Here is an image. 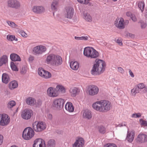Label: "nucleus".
<instances>
[{"mask_svg": "<svg viewBox=\"0 0 147 147\" xmlns=\"http://www.w3.org/2000/svg\"><path fill=\"white\" fill-rule=\"evenodd\" d=\"M99 131L100 133L104 134L106 131V129L103 126H100L99 128Z\"/></svg>", "mask_w": 147, "mask_h": 147, "instance_id": "nucleus-44", "label": "nucleus"}, {"mask_svg": "<svg viewBox=\"0 0 147 147\" xmlns=\"http://www.w3.org/2000/svg\"><path fill=\"white\" fill-rule=\"evenodd\" d=\"M7 23L9 26L13 28H16L18 26L14 22H12L7 21Z\"/></svg>", "mask_w": 147, "mask_h": 147, "instance_id": "nucleus-41", "label": "nucleus"}, {"mask_svg": "<svg viewBox=\"0 0 147 147\" xmlns=\"http://www.w3.org/2000/svg\"><path fill=\"white\" fill-rule=\"evenodd\" d=\"M45 144V141L40 138L36 139L34 142L33 145V147H37L38 146Z\"/></svg>", "mask_w": 147, "mask_h": 147, "instance_id": "nucleus-23", "label": "nucleus"}, {"mask_svg": "<svg viewBox=\"0 0 147 147\" xmlns=\"http://www.w3.org/2000/svg\"><path fill=\"white\" fill-rule=\"evenodd\" d=\"M137 141L140 143H142L147 141V136L143 134H139L137 137Z\"/></svg>", "mask_w": 147, "mask_h": 147, "instance_id": "nucleus-22", "label": "nucleus"}, {"mask_svg": "<svg viewBox=\"0 0 147 147\" xmlns=\"http://www.w3.org/2000/svg\"><path fill=\"white\" fill-rule=\"evenodd\" d=\"M19 33L23 37H26L27 36V34L23 30H19Z\"/></svg>", "mask_w": 147, "mask_h": 147, "instance_id": "nucleus-45", "label": "nucleus"}, {"mask_svg": "<svg viewBox=\"0 0 147 147\" xmlns=\"http://www.w3.org/2000/svg\"><path fill=\"white\" fill-rule=\"evenodd\" d=\"M129 74L131 76L132 78H134V76L133 73L132 72L131 69H129Z\"/></svg>", "mask_w": 147, "mask_h": 147, "instance_id": "nucleus-57", "label": "nucleus"}, {"mask_svg": "<svg viewBox=\"0 0 147 147\" xmlns=\"http://www.w3.org/2000/svg\"><path fill=\"white\" fill-rule=\"evenodd\" d=\"M3 136L0 134V145L2 144L3 142Z\"/></svg>", "mask_w": 147, "mask_h": 147, "instance_id": "nucleus-54", "label": "nucleus"}, {"mask_svg": "<svg viewBox=\"0 0 147 147\" xmlns=\"http://www.w3.org/2000/svg\"><path fill=\"white\" fill-rule=\"evenodd\" d=\"M104 147H117L116 144L113 143H108L104 145Z\"/></svg>", "mask_w": 147, "mask_h": 147, "instance_id": "nucleus-48", "label": "nucleus"}, {"mask_svg": "<svg viewBox=\"0 0 147 147\" xmlns=\"http://www.w3.org/2000/svg\"><path fill=\"white\" fill-rule=\"evenodd\" d=\"M74 14V10L72 7L67 6L65 8L64 15L65 18L71 19L73 16Z\"/></svg>", "mask_w": 147, "mask_h": 147, "instance_id": "nucleus-7", "label": "nucleus"}, {"mask_svg": "<svg viewBox=\"0 0 147 147\" xmlns=\"http://www.w3.org/2000/svg\"><path fill=\"white\" fill-rule=\"evenodd\" d=\"M10 121L9 118L6 114L0 115V125L4 126L7 125Z\"/></svg>", "mask_w": 147, "mask_h": 147, "instance_id": "nucleus-13", "label": "nucleus"}, {"mask_svg": "<svg viewBox=\"0 0 147 147\" xmlns=\"http://www.w3.org/2000/svg\"><path fill=\"white\" fill-rule=\"evenodd\" d=\"M55 141L53 139H50L47 142V146L48 147H53L55 146Z\"/></svg>", "mask_w": 147, "mask_h": 147, "instance_id": "nucleus-35", "label": "nucleus"}, {"mask_svg": "<svg viewBox=\"0 0 147 147\" xmlns=\"http://www.w3.org/2000/svg\"><path fill=\"white\" fill-rule=\"evenodd\" d=\"M116 42L120 46L122 45V40L121 38H118L116 41Z\"/></svg>", "mask_w": 147, "mask_h": 147, "instance_id": "nucleus-51", "label": "nucleus"}, {"mask_svg": "<svg viewBox=\"0 0 147 147\" xmlns=\"http://www.w3.org/2000/svg\"><path fill=\"white\" fill-rule=\"evenodd\" d=\"M118 71L121 73L122 74H123L124 72V69L121 67H118Z\"/></svg>", "mask_w": 147, "mask_h": 147, "instance_id": "nucleus-52", "label": "nucleus"}, {"mask_svg": "<svg viewBox=\"0 0 147 147\" xmlns=\"http://www.w3.org/2000/svg\"><path fill=\"white\" fill-rule=\"evenodd\" d=\"M7 38L8 40L11 41H13L14 40L16 41L18 40L17 38L15 39V37L13 35H8L7 36Z\"/></svg>", "mask_w": 147, "mask_h": 147, "instance_id": "nucleus-40", "label": "nucleus"}, {"mask_svg": "<svg viewBox=\"0 0 147 147\" xmlns=\"http://www.w3.org/2000/svg\"><path fill=\"white\" fill-rule=\"evenodd\" d=\"M38 74L41 77L45 78H49L51 76V73L45 70L42 68L38 69Z\"/></svg>", "mask_w": 147, "mask_h": 147, "instance_id": "nucleus-11", "label": "nucleus"}, {"mask_svg": "<svg viewBox=\"0 0 147 147\" xmlns=\"http://www.w3.org/2000/svg\"><path fill=\"white\" fill-rule=\"evenodd\" d=\"M65 109L70 112H72L74 111V107L72 103L70 102H67L65 106Z\"/></svg>", "mask_w": 147, "mask_h": 147, "instance_id": "nucleus-26", "label": "nucleus"}, {"mask_svg": "<svg viewBox=\"0 0 147 147\" xmlns=\"http://www.w3.org/2000/svg\"><path fill=\"white\" fill-rule=\"evenodd\" d=\"M137 86L140 91L142 90H143L141 92V93H144L147 92V88L144 84L140 83L138 84Z\"/></svg>", "mask_w": 147, "mask_h": 147, "instance_id": "nucleus-27", "label": "nucleus"}, {"mask_svg": "<svg viewBox=\"0 0 147 147\" xmlns=\"http://www.w3.org/2000/svg\"><path fill=\"white\" fill-rule=\"evenodd\" d=\"M105 67L106 63L104 61L96 59L91 70V74L94 76L99 75L105 71Z\"/></svg>", "mask_w": 147, "mask_h": 147, "instance_id": "nucleus-1", "label": "nucleus"}, {"mask_svg": "<svg viewBox=\"0 0 147 147\" xmlns=\"http://www.w3.org/2000/svg\"><path fill=\"white\" fill-rule=\"evenodd\" d=\"M70 67L72 69L77 70L79 68V64L77 61H71L70 63Z\"/></svg>", "mask_w": 147, "mask_h": 147, "instance_id": "nucleus-30", "label": "nucleus"}, {"mask_svg": "<svg viewBox=\"0 0 147 147\" xmlns=\"http://www.w3.org/2000/svg\"><path fill=\"white\" fill-rule=\"evenodd\" d=\"M126 123L124 122V123H121V124H119L117 126H119V127H121V126H126Z\"/></svg>", "mask_w": 147, "mask_h": 147, "instance_id": "nucleus-59", "label": "nucleus"}, {"mask_svg": "<svg viewBox=\"0 0 147 147\" xmlns=\"http://www.w3.org/2000/svg\"><path fill=\"white\" fill-rule=\"evenodd\" d=\"M102 100L98 101L93 103L92 107L93 109L97 111L102 112Z\"/></svg>", "mask_w": 147, "mask_h": 147, "instance_id": "nucleus-17", "label": "nucleus"}, {"mask_svg": "<svg viewBox=\"0 0 147 147\" xmlns=\"http://www.w3.org/2000/svg\"><path fill=\"white\" fill-rule=\"evenodd\" d=\"M45 61L47 64H49L53 66H58L62 62V58L60 56L53 54L47 56Z\"/></svg>", "mask_w": 147, "mask_h": 147, "instance_id": "nucleus-2", "label": "nucleus"}, {"mask_svg": "<svg viewBox=\"0 0 147 147\" xmlns=\"http://www.w3.org/2000/svg\"><path fill=\"white\" fill-rule=\"evenodd\" d=\"M11 69H12L13 70L16 71H18V69H17L16 65H15L12 62L11 63Z\"/></svg>", "mask_w": 147, "mask_h": 147, "instance_id": "nucleus-46", "label": "nucleus"}, {"mask_svg": "<svg viewBox=\"0 0 147 147\" xmlns=\"http://www.w3.org/2000/svg\"><path fill=\"white\" fill-rule=\"evenodd\" d=\"M140 121L141 125L144 126H147V122L146 121H144L142 119H140Z\"/></svg>", "mask_w": 147, "mask_h": 147, "instance_id": "nucleus-49", "label": "nucleus"}, {"mask_svg": "<svg viewBox=\"0 0 147 147\" xmlns=\"http://www.w3.org/2000/svg\"><path fill=\"white\" fill-rule=\"evenodd\" d=\"M16 105L15 102L13 100H11L9 101L8 103L7 106L8 108H11Z\"/></svg>", "mask_w": 147, "mask_h": 147, "instance_id": "nucleus-42", "label": "nucleus"}, {"mask_svg": "<svg viewBox=\"0 0 147 147\" xmlns=\"http://www.w3.org/2000/svg\"><path fill=\"white\" fill-rule=\"evenodd\" d=\"M88 39V37L87 36H81V40H87Z\"/></svg>", "mask_w": 147, "mask_h": 147, "instance_id": "nucleus-55", "label": "nucleus"}, {"mask_svg": "<svg viewBox=\"0 0 147 147\" xmlns=\"http://www.w3.org/2000/svg\"><path fill=\"white\" fill-rule=\"evenodd\" d=\"M47 50L46 47L42 45L37 46L32 49L33 53L36 56H39L42 54Z\"/></svg>", "mask_w": 147, "mask_h": 147, "instance_id": "nucleus-6", "label": "nucleus"}, {"mask_svg": "<svg viewBox=\"0 0 147 147\" xmlns=\"http://www.w3.org/2000/svg\"><path fill=\"white\" fill-rule=\"evenodd\" d=\"M87 91L89 95L93 96L97 94L98 93L99 89L96 86L91 85L88 86Z\"/></svg>", "mask_w": 147, "mask_h": 147, "instance_id": "nucleus-10", "label": "nucleus"}, {"mask_svg": "<svg viewBox=\"0 0 147 147\" xmlns=\"http://www.w3.org/2000/svg\"><path fill=\"white\" fill-rule=\"evenodd\" d=\"M10 80V79L9 75L6 73H3L2 76V82L5 84H7Z\"/></svg>", "mask_w": 147, "mask_h": 147, "instance_id": "nucleus-24", "label": "nucleus"}, {"mask_svg": "<svg viewBox=\"0 0 147 147\" xmlns=\"http://www.w3.org/2000/svg\"><path fill=\"white\" fill-rule=\"evenodd\" d=\"M26 103L30 105H34L36 103L35 100L32 97H29L26 99Z\"/></svg>", "mask_w": 147, "mask_h": 147, "instance_id": "nucleus-32", "label": "nucleus"}, {"mask_svg": "<svg viewBox=\"0 0 147 147\" xmlns=\"http://www.w3.org/2000/svg\"><path fill=\"white\" fill-rule=\"evenodd\" d=\"M135 136V134L134 131H128L126 139L129 142H131L134 140Z\"/></svg>", "mask_w": 147, "mask_h": 147, "instance_id": "nucleus-25", "label": "nucleus"}, {"mask_svg": "<svg viewBox=\"0 0 147 147\" xmlns=\"http://www.w3.org/2000/svg\"><path fill=\"white\" fill-rule=\"evenodd\" d=\"M11 59L13 61H20L21 59L19 56L15 53L11 54L10 55Z\"/></svg>", "mask_w": 147, "mask_h": 147, "instance_id": "nucleus-28", "label": "nucleus"}, {"mask_svg": "<svg viewBox=\"0 0 147 147\" xmlns=\"http://www.w3.org/2000/svg\"><path fill=\"white\" fill-rule=\"evenodd\" d=\"M127 36L130 37H134V35H133V34L130 33H127Z\"/></svg>", "mask_w": 147, "mask_h": 147, "instance_id": "nucleus-58", "label": "nucleus"}, {"mask_svg": "<svg viewBox=\"0 0 147 147\" xmlns=\"http://www.w3.org/2000/svg\"><path fill=\"white\" fill-rule=\"evenodd\" d=\"M42 104V101L40 100L39 99L37 100V102L36 101V103L34 105L37 106H40Z\"/></svg>", "mask_w": 147, "mask_h": 147, "instance_id": "nucleus-50", "label": "nucleus"}, {"mask_svg": "<svg viewBox=\"0 0 147 147\" xmlns=\"http://www.w3.org/2000/svg\"><path fill=\"white\" fill-rule=\"evenodd\" d=\"M58 6V2L57 0H54L51 4V9L53 10H56Z\"/></svg>", "mask_w": 147, "mask_h": 147, "instance_id": "nucleus-34", "label": "nucleus"}, {"mask_svg": "<svg viewBox=\"0 0 147 147\" xmlns=\"http://www.w3.org/2000/svg\"><path fill=\"white\" fill-rule=\"evenodd\" d=\"M32 110L29 109H26L22 112V117L25 119H28L30 118L32 114Z\"/></svg>", "mask_w": 147, "mask_h": 147, "instance_id": "nucleus-16", "label": "nucleus"}, {"mask_svg": "<svg viewBox=\"0 0 147 147\" xmlns=\"http://www.w3.org/2000/svg\"><path fill=\"white\" fill-rule=\"evenodd\" d=\"M64 103V100L63 99H55L53 101V106L56 109L59 110L62 107Z\"/></svg>", "mask_w": 147, "mask_h": 147, "instance_id": "nucleus-12", "label": "nucleus"}, {"mask_svg": "<svg viewBox=\"0 0 147 147\" xmlns=\"http://www.w3.org/2000/svg\"><path fill=\"white\" fill-rule=\"evenodd\" d=\"M84 54L86 57L91 59L96 58L98 57L99 55L97 51L91 47H87L84 48Z\"/></svg>", "mask_w": 147, "mask_h": 147, "instance_id": "nucleus-3", "label": "nucleus"}, {"mask_svg": "<svg viewBox=\"0 0 147 147\" xmlns=\"http://www.w3.org/2000/svg\"><path fill=\"white\" fill-rule=\"evenodd\" d=\"M8 7L18 9L21 7V3L18 0H8L7 1Z\"/></svg>", "mask_w": 147, "mask_h": 147, "instance_id": "nucleus-8", "label": "nucleus"}, {"mask_svg": "<svg viewBox=\"0 0 147 147\" xmlns=\"http://www.w3.org/2000/svg\"><path fill=\"white\" fill-rule=\"evenodd\" d=\"M140 92V91L137 86L131 90V91L132 95L134 96H136V94L139 93Z\"/></svg>", "mask_w": 147, "mask_h": 147, "instance_id": "nucleus-36", "label": "nucleus"}, {"mask_svg": "<svg viewBox=\"0 0 147 147\" xmlns=\"http://www.w3.org/2000/svg\"><path fill=\"white\" fill-rule=\"evenodd\" d=\"M84 140L82 138L76 140L73 145V147H82L84 144Z\"/></svg>", "mask_w": 147, "mask_h": 147, "instance_id": "nucleus-19", "label": "nucleus"}, {"mask_svg": "<svg viewBox=\"0 0 147 147\" xmlns=\"http://www.w3.org/2000/svg\"><path fill=\"white\" fill-rule=\"evenodd\" d=\"M29 59L30 61H32L34 60V57H30L29 58Z\"/></svg>", "mask_w": 147, "mask_h": 147, "instance_id": "nucleus-62", "label": "nucleus"}, {"mask_svg": "<svg viewBox=\"0 0 147 147\" xmlns=\"http://www.w3.org/2000/svg\"><path fill=\"white\" fill-rule=\"evenodd\" d=\"M18 84L17 82L14 80L11 82L9 85V88L11 90H13L17 87Z\"/></svg>", "mask_w": 147, "mask_h": 147, "instance_id": "nucleus-33", "label": "nucleus"}, {"mask_svg": "<svg viewBox=\"0 0 147 147\" xmlns=\"http://www.w3.org/2000/svg\"><path fill=\"white\" fill-rule=\"evenodd\" d=\"M102 112L106 113L109 111L112 107L111 103L106 100H102Z\"/></svg>", "mask_w": 147, "mask_h": 147, "instance_id": "nucleus-9", "label": "nucleus"}, {"mask_svg": "<svg viewBox=\"0 0 147 147\" xmlns=\"http://www.w3.org/2000/svg\"><path fill=\"white\" fill-rule=\"evenodd\" d=\"M131 18L132 20L134 22H136L137 20V19L136 16L134 15H132L131 16Z\"/></svg>", "mask_w": 147, "mask_h": 147, "instance_id": "nucleus-53", "label": "nucleus"}, {"mask_svg": "<svg viewBox=\"0 0 147 147\" xmlns=\"http://www.w3.org/2000/svg\"><path fill=\"white\" fill-rule=\"evenodd\" d=\"M124 20L123 18H117L114 22V24L118 28L123 29L124 28Z\"/></svg>", "mask_w": 147, "mask_h": 147, "instance_id": "nucleus-15", "label": "nucleus"}, {"mask_svg": "<svg viewBox=\"0 0 147 147\" xmlns=\"http://www.w3.org/2000/svg\"><path fill=\"white\" fill-rule=\"evenodd\" d=\"M141 116V114L140 113H133L131 115V117L132 118H139Z\"/></svg>", "mask_w": 147, "mask_h": 147, "instance_id": "nucleus-47", "label": "nucleus"}, {"mask_svg": "<svg viewBox=\"0 0 147 147\" xmlns=\"http://www.w3.org/2000/svg\"><path fill=\"white\" fill-rule=\"evenodd\" d=\"M84 19L87 22H90L92 21V18L90 15L87 13H84L83 14Z\"/></svg>", "mask_w": 147, "mask_h": 147, "instance_id": "nucleus-29", "label": "nucleus"}, {"mask_svg": "<svg viewBox=\"0 0 147 147\" xmlns=\"http://www.w3.org/2000/svg\"><path fill=\"white\" fill-rule=\"evenodd\" d=\"M69 92L71 96L75 97L80 92V90L76 87L71 88L69 90Z\"/></svg>", "mask_w": 147, "mask_h": 147, "instance_id": "nucleus-20", "label": "nucleus"}, {"mask_svg": "<svg viewBox=\"0 0 147 147\" xmlns=\"http://www.w3.org/2000/svg\"><path fill=\"white\" fill-rule=\"evenodd\" d=\"M47 118L49 120L51 121L53 118L52 115L51 114H49L47 116Z\"/></svg>", "mask_w": 147, "mask_h": 147, "instance_id": "nucleus-56", "label": "nucleus"}, {"mask_svg": "<svg viewBox=\"0 0 147 147\" xmlns=\"http://www.w3.org/2000/svg\"><path fill=\"white\" fill-rule=\"evenodd\" d=\"M32 11L37 14H40L45 11L44 8L42 6H34L32 9Z\"/></svg>", "mask_w": 147, "mask_h": 147, "instance_id": "nucleus-18", "label": "nucleus"}, {"mask_svg": "<svg viewBox=\"0 0 147 147\" xmlns=\"http://www.w3.org/2000/svg\"><path fill=\"white\" fill-rule=\"evenodd\" d=\"M37 147H46V144H44V145H42L41 146H38Z\"/></svg>", "mask_w": 147, "mask_h": 147, "instance_id": "nucleus-63", "label": "nucleus"}, {"mask_svg": "<svg viewBox=\"0 0 147 147\" xmlns=\"http://www.w3.org/2000/svg\"><path fill=\"white\" fill-rule=\"evenodd\" d=\"M11 147H17V146H11Z\"/></svg>", "mask_w": 147, "mask_h": 147, "instance_id": "nucleus-64", "label": "nucleus"}, {"mask_svg": "<svg viewBox=\"0 0 147 147\" xmlns=\"http://www.w3.org/2000/svg\"><path fill=\"white\" fill-rule=\"evenodd\" d=\"M47 93L49 96L52 97H56L59 95L58 92L52 87H50L48 89Z\"/></svg>", "mask_w": 147, "mask_h": 147, "instance_id": "nucleus-14", "label": "nucleus"}, {"mask_svg": "<svg viewBox=\"0 0 147 147\" xmlns=\"http://www.w3.org/2000/svg\"><path fill=\"white\" fill-rule=\"evenodd\" d=\"M34 133L32 129L30 127H28L26 128L24 130L22 137L25 140H29L34 136Z\"/></svg>", "mask_w": 147, "mask_h": 147, "instance_id": "nucleus-4", "label": "nucleus"}, {"mask_svg": "<svg viewBox=\"0 0 147 147\" xmlns=\"http://www.w3.org/2000/svg\"><path fill=\"white\" fill-rule=\"evenodd\" d=\"M32 127L35 131L40 132L46 129V125L45 123L42 121H36L33 123Z\"/></svg>", "mask_w": 147, "mask_h": 147, "instance_id": "nucleus-5", "label": "nucleus"}, {"mask_svg": "<svg viewBox=\"0 0 147 147\" xmlns=\"http://www.w3.org/2000/svg\"><path fill=\"white\" fill-rule=\"evenodd\" d=\"M126 15L127 16H130L131 17V16L132 15L131 14V13L130 12H127Z\"/></svg>", "mask_w": 147, "mask_h": 147, "instance_id": "nucleus-60", "label": "nucleus"}, {"mask_svg": "<svg viewBox=\"0 0 147 147\" xmlns=\"http://www.w3.org/2000/svg\"><path fill=\"white\" fill-rule=\"evenodd\" d=\"M27 70V67L26 65H24L20 68V73L21 74H25Z\"/></svg>", "mask_w": 147, "mask_h": 147, "instance_id": "nucleus-39", "label": "nucleus"}, {"mask_svg": "<svg viewBox=\"0 0 147 147\" xmlns=\"http://www.w3.org/2000/svg\"><path fill=\"white\" fill-rule=\"evenodd\" d=\"M138 7L140 9L142 12L144 10V7L145 6V3L143 1H141L138 2Z\"/></svg>", "mask_w": 147, "mask_h": 147, "instance_id": "nucleus-37", "label": "nucleus"}, {"mask_svg": "<svg viewBox=\"0 0 147 147\" xmlns=\"http://www.w3.org/2000/svg\"><path fill=\"white\" fill-rule=\"evenodd\" d=\"M75 38L76 40H81V37L75 36Z\"/></svg>", "mask_w": 147, "mask_h": 147, "instance_id": "nucleus-61", "label": "nucleus"}, {"mask_svg": "<svg viewBox=\"0 0 147 147\" xmlns=\"http://www.w3.org/2000/svg\"><path fill=\"white\" fill-rule=\"evenodd\" d=\"M83 117L88 119H90L92 117L91 111L88 109H86L83 111Z\"/></svg>", "mask_w": 147, "mask_h": 147, "instance_id": "nucleus-21", "label": "nucleus"}, {"mask_svg": "<svg viewBox=\"0 0 147 147\" xmlns=\"http://www.w3.org/2000/svg\"><path fill=\"white\" fill-rule=\"evenodd\" d=\"M7 57L6 55H3L0 58V67L7 62Z\"/></svg>", "mask_w": 147, "mask_h": 147, "instance_id": "nucleus-31", "label": "nucleus"}, {"mask_svg": "<svg viewBox=\"0 0 147 147\" xmlns=\"http://www.w3.org/2000/svg\"><path fill=\"white\" fill-rule=\"evenodd\" d=\"M140 24L141 28L142 29L145 28L147 26V24L145 22L142 20H141L139 22Z\"/></svg>", "mask_w": 147, "mask_h": 147, "instance_id": "nucleus-43", "label": "nucleus"}, {"mask_svg": "<svg viewBox=\"0 0 147 147\" xmlns=\"http://www.w3.org/2000/svg\"><path fill=\"white\" fill-rule=\"evenodd\" d=\"M56 88L57 89L58 91L61 92L62 93H64L65 92V90L64 87L61 85H58L57 86Z\"/></svg>", "mask_w": 147, "mask_h": 147, "instance_id": "nucleus-38", "label": "nucleus"}]
</instances>
